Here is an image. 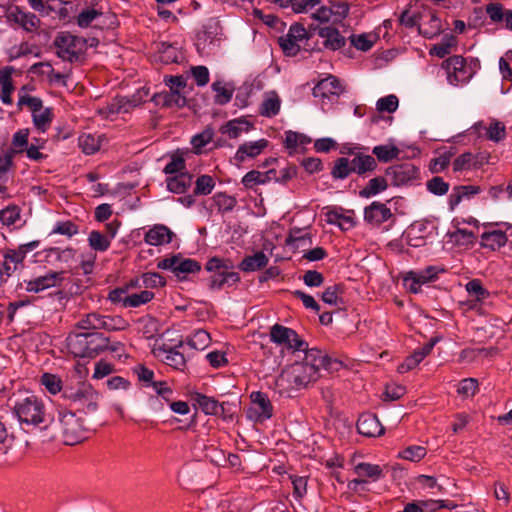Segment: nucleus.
Segmentation results:
<instances>
[{
    "label": "nucleus",
    "instance_id": "obj_1",
    "mask_svg": "<svg viewBox=\"0 0 512 512\" xmlns=\"http://www.w3.org/2000/svg\"><path fill=\"white\" fill-rule=\"evenodd\" d=\"M332 363L333 361L321 350L306 349L300 358L295 357L288 367L292 370L298 385L304 388L319 378L321 369H329Z\"/></svg>",
    "mask_w": 512,
    "mask_h": 512
},
{
    "label": "nucleus",
    "instance_id": "obj_2",
    "mask_svg": "<svg viewBox=\"0 0 512 512\" xmlns=\"http://www.w3.org/2000/svg\"><path fill=\"white\" fill-rule=\"evenodd\" d=\"M13 411L22 425L46 428L51 422L44 401L36 395H28L16 400Z\"/></svg>",
    "mask_w": 512,
    "mask_h": 512
},
{
    "label": "nucleus",
    "instance_id": "obj_3",
    "mask_svg": "<svg viewBox=\"0 0 512 512\" xmlns=\"http://www.w3.org/2000/svg\"><path fill=\"white\" fill-rule=\"evenodd\" d=\"M108 347V338L102 333H72L67 337V348L79 358H94Z\"/></svg>",
    "mask_w": 512,
    "mask_h": 512
},
{
    "label": "nucleus",
    "instance_id": "obj_4",
    "mask_svg": "<svg viewBox=\"0 0 512 512\" xmlns=\"http://www.w3.org/2000/svg\"><path fill=\"white\" fill-rule=\"evenodd\" d=\"M270 339L279 348L283 356L291 355L300 358L308 344L291 328L275 324L270 329Z\"/></svg>",
    "mask_w": 512,
    "mask_h": 512
},
{
    "label": "nucleus",
    "instance_id": "obj_5",
    "mask_svg": "<svg viewBox=\"0 0 512 512\" xmlns=\"http://www.w3.org/2000/svg\"><path fill=\"white\" fill-rule=\"evenodd\" d=\"M139 282L140 279H132L125 285L111 290L108 294V300L113 304L121 305L123 308H136L150 302L154 297L151 291L132 292L133 288L140 287Z\"/></svg>",
    "mask_w": 512,
    "mask_h": 512
},
{
    "label": "nucleus",
    "instance_id": "obj_6",
    "mask_svg": "<svg viewBox=\"0 0 512 512\" xmlns=\"http://www.w3.org/2000/svg\"><path fill=\"white\" fill-rule=\"evenodd\" d=\"M63 397L77 410L93 413L98 409L100 394L90 383L82 382L76 387L66 388Z\"/></svg>",
    "mask_w": 512,
    "mask_h": 512
},
{
    "label": "nucleus",
    "instance_id": "obj_7",
    "mask_svg": "<svg viewBox=\"0 0 512 512\" xmlns=\"http://www.w3.org/2000/svg\"><path fill=\"white\" fill-rule=\"evenodd\" d=\"M311 37L312 32H308L303 25L293 24L288 33L280 37L278 42L286 56H295L301 49L312 51V46L309 44Z\"/></svg>",
    "mask_w": 512,
    "mask_h": 512
},
{
    "label": "nucleus",
    "instance_id": "obj_8",
    "mask_svg": "<svg viewBox=\"0 0 512 512\" xmlns=\"http://www.w3.org/2000/svg\"><path fill=\"white\" fill-rule=\"evenodd\" d=\"M58 420L62 431L64 443L74 445L85 439V428L83 420L67 409H60Z\"/></svg>",
    "mask_w": 512,
    "mask_h": 512
},
{
    "label": "nucleus",
    "instance_id": "obj_9",
    "mask_svg": "<svg viewBox=\"0 0 512 512\" xmlns=\"http://www.w3.org/2000/svg\"><path fill=\"white\" fill-rule=\"evenodd\" d=\"M86 41L68 32H61L54 40L56 54L64 61L73 62L79 59L85 50Z\"/></svg>",
    "mask_w": 512,
    "mask_h": 512
},
{
    "label": "nucleus",
    "instance_id": "obj_10",
    "mask_svg": "<svg viewBox=\"0 0 512 512\" xmlns=\"http://www.w3.org/2000/svg\"><path fill=\"white\" fill-rule=\"evenodd\" d=\"M320 42L312 46V51H338L346 45V38L341 32L331 25L315 27Z\"/></svg>",
    "mask_w": 512,
    "mask_h": 512
},
{
    "label": "nucleus",
    "instance_id": "obj_11",
    "mask_svg": "<svg viewBox=\"0 0 512 512\" xmlns=\"http://www.w3.org/2000/svg\"><path fill=\"white\" fill-rule=\"evenodd\" d=\"M385 175L391 185L400 187L412 185L418 180L420 171L414 164L405 162L388 167Z\"/></svg>",
    "mask_w": 512,
    "mask_h": 512
},
{
    "label": "nucleus",
    "instance_id": "obj_12",
    "mask_svg": "<svg viewBox=\"0 0 512 512\" xmlns=\"http://www.w3.org/2000/svg\"><path fill=\"white\" fill-rule=\"evenodd\" d=\"M162 269H169L179 281L188 279L189 274H195L201 270V265L194 259L173 256L162 260Z\"/></svg>",
    "mask_w": 512,
    "mask_h": 512
},
{
    "label": "nucleus",
    "instance_id": "obj_13",
    "mask_svg": "<svg viewBox=\"0 0 512 512\" xmlns=\"http://www.w3.org/2000/svg\"><path fill=\"white\" fill-rule=\"evenodd\" d=\"M447 71V79L451 85H461L469 81L472 76L471 69L467 66L462 56H452L444 61Z\"/></svg>",
    "mask_w": 512,
    "mask_h": 512
},
{
    "label": "nucleus",
    "instance_id": "obj_14",
    "mask_svg": "<svg viewBox=\"0 0 512 512\" xmlns=\"http://www.w3.org/2000/svg\"><path fill=\"white\" fill-rule=\"evenodd\" d=\"M250 399L251 405L247 411L249 419L255 422H263L272 417L273 407L265 393L252 392Z\"/></svg>",
    "mask_w": 512,
    "mask_h": 512
},
{
    "label": "nucleus",
    "instance_id": "obj_15",
    "mask_svg": "<svg viewBox=\"0 0 512 512\" xmlns=\"http://www.w3.org/2000/svg\"><path fill=\"white\" fill-rule=\"evenodd\" d=\"M441 271L436 266H428L420 271H410L403 279L404 286L410 292L417 294L420 292L422 285L435 281Z\"/></svg>",
    "mask_w": 512,
    "mask_h": 512
},
{
    "label": "nucleus",
    "instance_id": "obj_16",
    "mask_svg": "<svg viewBox=\"0 0 512 512\" xmlns=\"http://www.w3.org/2000/svg\"><path fill=\"white\" fill-rule=\"evenodd\" d=\"M505 226L506 230L501 229L498 224L486 226L487 230L480 236V245L491 251H497L504 247L508 241L507 230L512 229V225L505 224Z\"/></svg>",
    "mask_w": 512,
    "mask_h": 512
},
{
    "label": "nucleus",
    "instance_id": "obj_17",
    "mask_svg": "<svg viewBox=\"0 0 512 512\" xmlns=\"http://www.w3.org/2000/svg\"><path fill=\"white\" fill-rule=\"evenodd\" d=\"M474 129L480 136L495 143H499L506 138L505 124L494 118L477 122Z\"/></svg>",
    "mask_w": 512,
    "mask_h": 512
},
{
    "label": "nucleus",
    "instance_id": "obj_18",
    "mask_svg": "<svg viewBox=\"0 0 512 512\" xmlns=\"http://www.w3.org/2000/svg\"><path fill=\"white\" fill-rule=\"evenodd\" d=\"M65 272L49 271L26 282V291L38 293L48 288L56 287L64 280Z\"/></svg>",
    "mask_w": 512,
    "mask_h": 512
},
{
    "label": "nucleus",
    "instance_id": "obj_19",
    "mask_svg": "<svg viewBox=\"0 0 512 512\" xmlns=\"http://www.w3.org/2000/svg\"><path fill=\"white\" fill-rule=\"evenodd\" d=\"M8 20L16 23L27 32H34L40 26V19L32 12L14 6L8 12Z\"/></svg>",
    "mask_w": 512,
    "mask_h": 512
},
{
    "label": "nucleus",
    "instance_id": "obj_20",
    "mask_svg": "<svg viewBox=\"0 0 512 512\" xmlns=\"http://www.w3.org/2000/svg\"><path fill=\"white\" fill-rule=\"evenodd\" d=\"M3 260H0V279L6 281L22 265L24 259L17 249L6 248L2 251Z\"/></svg>",
    "mask_w": 512,
    "mask_h": 512
},
{
    "label": "nucleus",
    "instance_id": "obj_21",
    "mask_svg": "<svg viewBox=\"0 0 512 512\" xmlns=\"http://www.w3.org/2000/svg\"><path fill=\"white\" fill-rule=\"evenodd\" d=\"M172 38V40L162 41V64L179 63L183 59L182 36L174 33Z\"/></svg>",
    "mask_w": 512,
    "mask_h": 512
},
{
    "label": "nucleus",
    "instance_id": "obj_22",
    "mask_svg": "<svg viewBox=\"0 0 512 512\" xmlns=\"http://www.w3.org/2000/svg\"><path fill=\"white\" fill-rule=\"evenodd\" d=\"M393 214L386 204L374 201L364 210V220L374 227L392 218Z\"/></svg>",
    "mask_w": 512,
    "mask_h": 512
},
{
    "label": "nucleus",
    "instance_id": "obj_23",
    "mask_svg": "<svg viewBox=\"0 0 512 512\" xmlns=\"http://www.w3.org/2000/svg\"><path fill=\"white\" fill-rule=\"evenodd\" d=\"M437 339H431L422 347L417 348L411 355L407 356L403 363L398 366L400 373H406L416 368L433 350Z\"/></svg>",
    "mask_w": 512,
    "mask_h": 512
},
{
    "label": "nucleus",
    "instance_id": "obj_24",
    "mask_svg": "<svg viewBox=\"0 0 512 512\" xmlns=\"http://www.w3.org/2000/svg\"><path fill=\"white\" fill-rule=\"evenodd\" d=\"M268 144L269 141L264 138L241 144L234 155L235 162L243 163L248 158L252 159L259 156L267 148Z\"/></svg>",
    "mask_w": 512,
    "mask_h": 512
},
{
    "label": "nucleus",
    "instance_id": "obj_25",
    "mask_svg": "<svg viewBox=\"0 0 512 512\" xmlns=\"http://www.w3.org/2000/svg\"><path fill=\"white\" fill-rule=\"evenodd\" d=\"M301 385L295 381V376L289 367L285 368L276 378L274 389L283 397H292L293 393L301 389Z\"/></svg>",
    "mask_w": 512,
    "mask_h": 512
},
{
    "label": "nucleus",
    "instance_id": "obj_26",
    "mask_svg": "<svg viewBox=\"0 0 512 512\" xmlns=\"http://www.w3.org/2000/svg\"><path fill=\"white\" fill-rule=\"evenodd\" d=\"M183 348L184 345L181 341L174 347H170L165 343L162 344V353L165 354L162 362L175 370L183 371L186 367V359L182 351Z\"/></svg>",
    "mask_w": 512,
    "mask_h": 512
},
{
    "label": "nucleus",
    "instance_id": "obj_27",
    "mask_svg": "<svg viewBox=\"0 0 512 512\" xmlns=\"http://www.w3.org/2000/svg\"><path fill=\"white\" fill-rule=\"evenodd\" d=\"M357 430L361 435L367 437L380 436L384 432V428L377 416L371 413H365L359 417L357 421Z\"/></svg>",
    "mask_w": 512,
    "mask_h": 512
},
{
    "label": "nucleus",
    "instance_id": "obj_28",
    "mask_svg": "<svg viewBox=\"0 0 512 512\" xmlns=\"http://www.w3.org/2000/svg\"><path fill=\"white\" fill-rule=\"evenodd\" d=\"M33 90L34 87L31 85H23L18 90V110L27 108L32 114L36 113L38 110H40V108H42V106H44L41 98L31 95Z\"/></svg>",
    "mask_w": 512,
    "mask_h": 512
},
{
    "label": "nucleus",
    "instance_id": "obj_29",
    "mask_svg": "<svg viewBox=\"0 0 512 512\" xmlns=\"http://www.w3.org/2000/svg\"><path fill=\"white\" fill-rule=\"evenodd\" d=\"M342 90L339 79L329 75L316 84L313 88V95L314 97L328 98L330 96H339Z\"/></svg>",
    "mask_w": 512,
    "mask_h": 512
},
{
    "label": "nucleus",
    "instance_id": "obj_30",
    "mask_svg": "<svg viewBox=\"0 0 512 512\" xmlns=\"http://www.w3.org/2000/svg\"><path fill=\"white\" fill-rule=\"evenodd\" d=\"M486 13L493 23L512 31V10L504 9L500 3H490L486 6Z\"/></svg>",
    "mask_w": 512,
    "mask_h": 512
},
{
    "label": "nucleus",
    "instance_id": "obj_31",
    "mask_svg": "<svg viewBox=\"0 0 512 512\" xmlns=\"http://www.w3.org/2000/svg\"><path fill=\"white\" fill-rule=\"evenodd\" d=\"M252 124L245 119H233L221 126L220 132L228 135L229 138L235 139L244 133H248L252 129Z\"/></svg>",
    "mask_w": 512,
    "mask_h": 512
},
{
    "label": "nucleus",
    "instance_id": "obj_32",
    "mask_svg": "<svg viewBox=\"0 0 512 512\" xmlns=\"http://www.w3.org/2000/svg\"><path fill=\"white\" fill-rule=\"evenodd\" d=\"M326 221L329 224L337 225L341 230H349L355 226L354 218L346 215L342 208H332L326 213Z\"/></svg>",
    "mask_w": 512,
    "mask_h": 512
},
{
    "label": "nucleus",
    "instance_id": "obj_33",
    "mask_svg": "<svg viewBox=\"0 0 512 512\" xmlns=\"http://www.w3.org/2000/svg\"><path fill=\"white\" fill-rule=\"evenodd\" d=\"M281 107V99L275 91H269L264 94L263 101L260 105L259 112L264 117L276 116Z\"/></svg>",
    "mask_w": 512,
    "mask_h": 512
},
{
    "label": "nucleus",
    "instance_id": "obj_34",
    "mask_svg": "<svg viewBox=\"0 0 512 512\" xmlns=\"http://www.w3.org/2000/svg\"><path fill=\"white\" fill-rule=\"evenodd\" d=\"M31 116L32 123L39 133L47 132L50 129L54 118L52 108L44 106H42V108H40L36 113H32Z\"/></svg>",
    "mask_w": 512,
    "mask_h": 512
},
{
    "label": "nucleus",
    "instance_id": "obj_35",
    "mask_svg": "<svg viewBox=\"0 0 512 512\" xmlns=\"http://www.w3.org/2000/svg\"><path fill=\"white\" fill-rule=\"evenodd\" d=\"M132 371L143 387H152L156 395H160V382L154 380V372L151 369L143 364H138L132 368Z\"/></svg>",
    "mask_w": 512,
    "mask_h": 512
},
{
    "label": "nucleus",
    "instance_id": "obj_36",
    "mask_svg": "<svg viewBox=\"0 0 512 512\" xmlns=\"http://www.w3.org/2000/svg\"><path fill=\"white\" fill-rule=\"evenodd\" d=\"M269 262V258L262 251H258L253 255L246 256L241 263L239 268L244 272H254L264 268Z\"/></svg>",
    "mask_w": 512,
    "mask_h": 512
},
{
    "label": "nucleus",
    "instance_id": "obj_37",
    "mask_svg": "<svg viewBox=\"0 0 512 512\" xmlns=\"http://www.w3.org/2000/svg\"><path fill=\"white\" fill-rule=\"evenodd\" d=\"M196 402H197L199 408L206 415L218 416V415H222L224 412L225 403H219L213 397H208L203 394H197Z\"/></svg>",
    "mask_w": 512,
    "mask_h": 512
},
{
    "label": "nucleus",
    "instance_id": "obj_38",
    "mask_svg": "<svg viewBox=\"0 0 512 512\" xmlns=\"http://www.w3.org/2000/svg\"><path fill=\"white\" fill-rule=\"evenodd\" d=\"M192 183V176L188 173H180L175 176H169L166 179L167 189L176 194L184 193Z\"/></svg>",
    "mask_w": 512,
    "mask_h": 512
},
{
    "label": "nucleus",
    "instance_id": "obj_39",
    "mask_svg": "<svg viewBox=\"0 0 512 512\" xmlns=\"http://www.w3.org/2000/svg\"><path fill=\"white\" fill-rule=\"evenodd\" d=\"M452 165L454 172H462L479 168L480 166L483 165V161H479L478 156H475L470 152H465L459 155L453 161Z\"/></svg>",
    "mask_w": 512,
    "mask_h": 512
},
{
    "label": "nucleus",
    "instance_id": "obj_40",
    "mask_svg": "<svg viewBox=\"0 0 512 512\" xmlns=\"http://www.w3.org/2000/svg\"><path fill=\"white\" fill-rule=\"evenodd\" d=\"M354 473L362 479L377 481L383 477V470L377 464L366 462L358 463L354 466Z\"/></svg>",
    "mask_w": 512,
    "mask_h": 512
},
{
    "label": "nucleus",
    "instance_id": "obj_41",
    "mask_svg": "<svg viewBox=\"0 0 512 512\" xmlns=\"http://www.w3.org/2000/svg\"><path fill=\"white\" fill-rule=\"evenodd\" d=\"M102 140V135L82 133L78 138V145L83 153L91 155L100 149Z\"/></svg>",
    "mask_w": 512,
    "mask_h": 512
},
{
    "label": "nucleus",
    "instance_id": "obj_42",
    "mask_svg": "<svg viewBox=\"0 0 512 512\" xmlns=\"http://www.w3.org/2000/svg\"><path fill=\"white\" fill-rule=\"evenodd\" d=\"M240 280L238 273L222 270L214 273L210 278L209 286L211 289H221L224 285H232Z\"/></svg>",
    "mask_w": 512,
    "mask_h": 512
},
{
    "label": "nucleus",
    "instance_id": "obj_43",
    "mask_svg": "<svg viewBox=\"0 0 512 512\" xmlns=\"http://www.w3.org/2000/svg\"><path fill=\"white\" fill-rule=\"evenodd\" d=\"M169 158V162L164 168L166 174H180L184 173L185 170V152L176 150L166 155Z\"/></svg>",
    "mask_w": 512,
    "mask_h": 512
},
{
    "label": "nucleus",
    "instance_id": "obj_44",
    "mask_svg": "<svg viewBox=\"0 0 512 512\" xmlns=\"http://www.w3.org/2000/svg\"><path fill=\"white\" fill-rule=\"evenodd\" d=\"M352 161V170L359 175L375 170L376 160L371 155L357 154Z\"/></svg>",
    "mask_w": 512,
    "mask_h": 512
},
{
    "label": "nucleus",
    "instance_id": "obj_45",
    "mask_svg": "<svg viewBox=\"0 0 512 512\" xmlns=\"http://www.w3.org/2000/svg\"><path fill=\"white\" fill-rule=\"evenodd\" d=\"M372 153L380 162L387 163L393 159L398 158L400 149L393 143H387L375 146L372 150Z\"/></svg>",
    "mask_w": 512,
    "mask_h": 512
},
{
    "label": "nucleus",
    "instance_id": "obj_46",
    "mask_svg": "<svg viewBox=\"0 0 512 512\" xmlns=\"http://www.w3.org/2000/svg\"><path fill=\"white\" fill-rule=\"evenodd\" d=\"M388 181L387 177H375L370 179L367 185L360 191V196L370 198L385 191L388 187Z\"/></svg>",
    "mask_w": 512,
    "mask_h": 512
},
{
    "label": "nucleus",
    "instance_id": "obj_47",
    "mask_svg": "<svg viewBox=\"0 0 512 512\" xmlns=\"http://www.w3.org/2000/svg\"><path fill=\"white\" fill-rule=\"evenodd\" d=\"M321 299L324 303L333 306H340L344 304L343 300V286L340 284H334L328 286L321 295Z\"/></svg>",
    "mask_w": 512,
    "mask_h": 512
},
{
    "label": "nucleus",
    "instance_id": "obj_48",
    "mask_svg": "<svg viewBox=\"0 0 512 512\" xmlns=\"http://www.w3.org/2000/svg\"><path fill=\"white\" fill-rule=\"evenodd\" d=\"M90 248L96 252H105L111 246V240L98 230H92L87 238Z\"/></svg>",
    "mask_w": 512,
    "mask_h": 512
},
{
    "label": "nucleus",
    "instance_id": "obj_49",
    "mask_svg": "<svg viewBox=\"0 0 512 512\" xmlns=\"http://www.w3.org/2000/svg\"><path fill=\"white\" fill-rule=\"evenodd\" d=\"M271 173H273L272 170H270L268 172H260L257 170L249 171L242 178V184L246 188H253L256 185L265 184L271 179L270 178Z\"/></svg>",
    "mask_w": 512,
    "mask_h": 512
},
{
    "label": "nucleus",
    "instance_id": "obj_50",
    "mask_svg": "<svg viewBox=\"0 0 512 512\" xmlns=\"http://www.w3.org/2000/svg\"><path fill=\"white\" fill-rule=\"evenodd\" d=\"M468 294L477 302L485 301L489 296V291L483 286L481 280L473 279L465 285Z\"/></svg>",
    "mask_w": 512,
    "mask_h": 512
},
{
    "label": "nucleus",
    "instance_id": "obj_51",
    "mask_svg": "<svg viewBox=\"0 0 512 512\" xmlns=\"http://www.w3.org/2000/svg\"><path fill=\"white\" fill-rule=\"evenodd\" d=\"M456 45L457 39L455 36L445 35L440 43L433 46L431 54L439 58H444L446 55L450 54L451 50L456 47Z\"/></svg>",
    "mask_w": 512,
    "mask_h": 512
},
{
    "label": "nucleus",
    "instance_id": "obj_52",
    "mask_svg": "<svg viewBox=\"0 0 512 512\" xmlns=\"http://www.w3.org/2000/svg\"><path fill=\"white\" fill-rule=\"evenodd\" d=\"M102 15V11L95 6L83 9L76 17V23L81 28H88Z\"/></svg>",
    "mask_w": 512,
    "mask_h": 512
},
{
    "label": "nucleus",
    "instance_id": "obj_53",
    "mask_svg": "<svg viewBox=\"0 0 512 512\" xmlns=\"http://www.w3.org/2000/svg\"><path fill=\"white\" fill-rule=\"evenodd\" d=\"M213 136L214 131L210 127H207L202 132L194 135L190 141L193 151L196 154H200L202 152V149L212 141Z\"/></svg>",
    "mask_w": 512,
    "mask_h": 512
},
{
    "label": "nucleus",
    "instance_id": "obj_54",
    "mask_svg": "<svg viewBox=\"0 0 512 512\" xmlns=\"http://www.w3.org/2000/svg\"><path fill=\"white\" fill-rule=\"evenodd\" d=\"M211 338L207 331L199 329L189 337L188 345L195 350H204L210 344Z\"/></svg>",
    "mask_w": 512,
    "mask_h": 512
},
{
    "label": "nucleus",
    "instance_id": "obj_55",
    "mask_svg": "<svg viewBox=\"0 0 512 512\" xmlns=\"http://www.w3.org/2000/svg\"><path fill=\"white\" fill-rule=\"evenodd\" d=\"M351 173H354V170H352V161L349 158L341 157L336 160L332 169V176L335 179H345Z\"/></svg>",
    "mask_w": 512,
    "mask_h": 512
},
{
    "label": "nucleus",
    "instance_id": "obj_56",
    "mask_svg": "<svg viewBox=\"0 0 512 512\" xmlns=\"http://www.w3.org/2000/svg\"><path fill=\"white\" fill-rule=\"evenodd\" d=\"M29 6L36 12L43 16H49L52 11H55L56 5H61L60 0H27Z\"/></svg>",
    "mask_w": 512,
    "mask_h": 512
},
{
    "label": "nucleus",
    "instance_id": "obj_57",
    "mask_svg": "<svg viewBox=\"0 0 512 512\" xmlns=\"http://www.w3.org/2000/svg\"><path fill=\"white\" fill-rule=\"evenodd\" d=\"M213 200L218 211L221 213L232 211L237 204L235 197L222 192L216 193Z\"/></svg>",
    "mask_w": 512,
    "mask_h": 512
},
{
    "label": "nucleus",
    "instance_id": "obj_58",
    "mask_svg": "<svg viewBox=\"0 0 512 512\" xmlns=\"http://www.w3.org/2000/svg\"><path fill=\"white\" fill-rule=\"evenodd\" d=\"M128 327V322L120 316L102 315L101 329L107 331H120Z\"/></svg>",
    "mask_w": 512,
    "mask_h": 512
},
{
    "label": "nucleus",
    "instance_id": "obj_59",
    "mask_svg": "<svg viewBox=\"0 0 512 512\" xmlns=\"http://www.w3.org/2000/svg\"><path fill=\"white\" fill-rule=\"evenodd\" d=\"M162 102L163 106L181 108L186 105L187 101L181 90L172 89L165 95H162Z\"/></svg>",
    "mask_w": 512,
    "mask_h": 512
},
{
    "label": "nucleus",
    "instance_id": "obj_60",
    "mask_svg": "<svg viewBox=\"0 0 512 512\" xmlns=\"http://www.w3.org/2000/svg\"><path fill=\"white\" fill-rule=\"evenodd\" d=\"M40 383L50 394L53 395L62 390V380L55 374L44 373L40 378Z\"/></svg>",
    "mask_w": 512,
    "mask_h": 512
},
{
    "label": "nucleus",
    "instance_id": "obj_61",
    "mask_svg": "<svg viewBox=\"0 0 512 512\" xmlns=\"http://www.w3.org/2000/svg\"><path fill=\"white\" fill-rule=\"evenodd\" d=\"M101 320V314L89 313L78 321L77 327L83 330H101Z\"/></svg>",
    "mask_w": 512,
    "mask_h": 512
},
{
    "label": "nucleus",
    "instance_id": "obj_62",
    "mask_svg": "<svg viewBox=\"0 0 512 512\" xmlns=\"http://www.w3.org/2000/svg\"><path fill=\"white\" fill-rule=\"evenodd\" d=\"M449 183L442 177L434 176L426 182L427 190L437 196H443L449 191Z\"/></svg>",
    "mask_w": 512,
    "mask_h": 512
},
{
    "label": "nucleus",
    "instance_id": "obj_63",
    "mask_svg": "<svg viewBox=\"0 0 512 512\" xmlns=\"http://www.w3.org/2000/svg\"><path fill=\"white\" fill-rule=\"evenodd\" d=\"M20 212L17 205H9L0 210V222L5 226H11L20 219Z\"/></svg>",
    "mask_w": 512,
    "mask_h": 512
},
{
    "label": "nucleus",
    "instance_id": "obj_64",
    "mask_svg": "<svg viewBox=\"0 0 512 512\" xmlns=\"http://www.w3.org/2000/svg\"><path fill=\"white\" fill-rule=\"evenodd\" d=\"M30 131L27 128L19 129L12 136V146L16 153H23L29 145Z\"/></svg>",
    "mask_w": 512,
    "mask_h": 512
}]
</instances>
